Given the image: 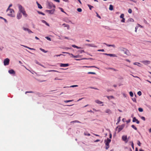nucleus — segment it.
<instances>
[{
  "mask_svg": "<svg viewBox=\"0 0 151 151\" xmlns=\"http://www.w3.org/2000/svg\"><path fill=\"white\" fill-rule=\"evenodd\" d=\"M123 128V127H120L118 128V132H120L122 130Z\"/></svg>",
  "mask_w": 151,
  "mask_h": 151,
  "instance_id": "24",
  "label": "nucleus"
},
{
  "mask_svg": "<svg viewBox=\"0 0 151 151\" xmlns=\"http://www.w3.org/2000/svg\"><path fill=\"white\" fill-rule=\"evenodd\" d=\"M88 74H96V73L93 72H88Z\"/></svg>",
  "mask_w": 151,
  "mask_h": 151,
  "instance_id": "34",
  "label": "nucleus"
},
{
  "mask_svg": "<svg viewBox=\"0 0 151 151\" xmlns=\"http://www.w3.org/2000/svg\"><path fill=\"white\" fill-rule=\"evenodd\" d=\"M131 127L135 130H137V128L134 125H132Z\"/></svg>",
  "mask_w": 151,
  "mask_h": 151,
  "instance_id": "28",
  "label": "nucleus"
},
{
  "mask_svg": "<svg viewBox=\"0 0 151 151\" xmlns=\"http://www.w3.org/2000/svg\"><path fill=\"white\" fill-rule=\"evenodd\" d=\"M63 53H67L69 54V55H71L72 56V57L73 58V56H74L75 55H74L72 54H70L69 52H63Z\"/></svg>",
  "mask_w": 151,
  "mask_h": 151,
  "instance_id": "25",
  "label": "nucleus"
},
{
  "mask_svg": "<svg viewBox=\"0 0 151 151\" xmlns=\"http://www.w3.org/2000/svg\"><path fill=\"white\" fill-rule=\"evenodd\" d=\"M120 118H121V117H119V118L118 121L117 123H119L120 121Z\"/></svg>",
  "mask_w": 151,
  "mask_h": 151,
  "instance_id": "62",
  "label": "nucleus"
},
{
  "mask_svg": "<svg viewBox=\"0 0 151 151\" xmlns=\"http://www.w3.org/2000/svg\"><path fill=\"white\" fill-rule=\"evenodd\" d=\"M128 12L129 13H132V10L131 9H129Z\"/></svg>",
  "mask_w": 151,
  "mask_h": 151,
  "instance_id": "37",
  "label": "nucleus"
},
{
  "mask_svg": "<svg viewBox=\"0 0 151 151\" xmlns=\"http://www.w3.org/2000/svg\"><path fill=\"white\" fill-rule=\"evenodd\" d=\"M77 10L79 12H81L82 10L81 8H79L77 9Z\"/></svg>",
  "mask_w": 151,
  "mask_h": 151,
  "instance_id": "33",
  "label": "nucleus"
},
{
  "mask_svg": "<svg viewBox=\"0 0 151 151\" xmlns=\"http://www.w3.org/2000/svg\"><path fill=\"white\" fill-rule=\"evenodd\" d=\"M138 110L139 111L142 112L143 111V109L142 108H138Z\"/></svg>",
  "mask_w": 151,
  "mask_h": 151,
  "instance_id": "30",
  "label": "nucleus"
},
{
  "mask_svg": "<svg viewBox=\"0 0 151 151\" xmlns=\"http://www.w3.org/2000/svg\"><path fill=\"white\" fill-rule=\"evenodd\" d=\"M35 62H36V63L38 64L39 65H41L43 67H44V66H43V65H42L40 64H39V63L37 61H36Z\"/></svg>",
  "mask_w": 151,
  "mask_h": 151,
  "instance_id": "56",
  "label": "nucleus"
},
{
  "mask_svg": "<svg viewBox=\"0 0 151 151\" xmlns=\"http://www.w3.org/2000/svg\"><path fill=\"white\" fill-rule=\"evenodd\" d=\"M38 7L39 8H40V9H41L42 8V6L40 5L39 3H38L37 2Z\"/></svg>",
  "mask_w": 151,
  "mask_h": 151,
  "instance_id": "18",
  "label": "nucleus"
},
{
  "mask_svg": "<svg viewBox=\"0 0 151 151\" xmlns=\"http://www.w3.org/2000/svg\"><path fill=\"white\" fill-rule=\"evenodd\" d=\"M28 49H30V50H35V49L34 48H30L29 47H28Z\"/></svg>",
  "mask_w": 151,
  "mask_h": 151,
  "instance_id": "61",
  "label": "nucleus"
},
{
  "mask_svg": "<svg viewBox=\"0 0 151 151\" xmlns=\"http://www.w3.org/2000/svg\"><path fill=\"white\" fill-rule=\"evenodd\" d=\"M143 63L144 64H146V63H149L150 61L147 60H146L143 61Z\"/></svg>",
  "mask_w": 151,
  "mask_h": 151,
  "instance_id": "26",
  "label": "nucleus"
},
{
  "mask_svg": "<svg viewBox=\"0 0 151 151\" xmlns=\"http://www.w3.org/2000/svg\"><path fill=\"white\" fill-rule=\"evenodd\" d=\"M129 94L131 97H133V93L132 91H130L129 93Z\"/></svg>",
  "mask_w": 151,
  "mask_h": 151,
  "instance_id": "29",
  "label": "nucleus"
},
{
  "mask_svg": "<svg viewBox=\"0 0 151 151\" xmlns=\"http://www.w3.org/2000/svg\"><path fill=\"white\" fill-rule=\"evenodd\" d=\"M137 144L139 146H140L141 145V143L139 141H138V143H137Z\"/></svg>",
  "mask_w": 151,
  "mask_h": 151,
  "instance_id": "58",
  "label": "nucleus"
},
{
  "mask_svg": "<svg viewBox=\"0 0 151 151\" xmlns=\"http://www.w3.org/2000/svg\"><path fill=\"white\" fill-rule=\"evenodd\" d=\"M45 38L49 41H51V38L48 37H46Z\"/></svg>",
  "mask_w": 151,
  "mask_h": 151,
  "instance_id": "46",
  "label": "nucleus"
},
{
  "mask_svg": "<svg viewBox=\"0 0 151 151\" xmlns=\"http://www.w3.org/2000/svg\"><path fill=\"white\" fill-rule=\"evenodd\" d=\"M119 50L120 51L123 52L125 54L127 55H129L130 54L129 51L125 48L120 47L119 48Z\"/></svg>",
  "mask_w": 151,
  "mask_h": 151,
  "instance_id": "1",
  "label": "nucleus"
},
{
  "mask_svg": "<svg viewBox=\"0 0 151 151\" xmlns=\"http://www.w3.org/2000/svg\"><path fill=\"white\" fill-rule=\"evenodd\" d=\"M81 57V56H80L79 55H77L73 56V58H80Z\"/></svg>",
  "mask_w": 151,
  "mask_h": 151,
  "instance_id": "27",
  "label": "nucleus"
},
{
  "mask_svg": "<svg viewBox=\"0 0 151 151\" xmlns=\"http://www.w3.org/2000/svg\"><path fill=\"white\" fill-rule=\"evenodd\" d=\"M22 16V15L21 13H19L17 14V18L18 19H20Z\"/></svg>",
  "mask_w": 151,
  "mask_h": 151,
  "instance_id": "12",
  "label": "nucleus"
},
{
  "mask_svg": "<svg viewBox=\"0 0 151 151\" xmlns=\"http://www.w3.org/2000/svg\"><path fill=\"white\" fill-rule=\"evenodd\" d=\"M9 59L8 58L5 59L4 61V65H8L9 64Z\"/></svg>",
  "mask_w": 151,
  "mask_h": 151,
  "instance_id": "3",
  "label": "nucleus"
},
{
  "mask_svg": "<svg viewBox=\"0 0 151 151\" xmlns=\"http://www.w3.org/2000/svg\"><path fill=\"white\" fill-rule=\"evenodd\" d=\"M111 141V140L108 138L106 140H105L104 142H105V145L106 146V149L107 150L109 148V144Z\"/></svg>",
  "mask_w": 151,
  "mask_h": 151,
  "instance_id": "2",
  "label": "nucleus"
},
{
  "mask_svg": "<svg viewBox=\"0 0 151 151\" xmlns=\"http://www.w3.org/2000/svg\"><path fill=\"white\" fill-rule=\"evenodd\" d=\"M77 122V123H79L80 122L78 121V120H75L73 122Z\"/></svg>",
  "mask_w": 151,
  "mask_h": 151,
  "instance_id": "50",
  "label": "nucleus"
},
{
  "mask_svg": "<svg viewBox=\"0 0 151 151\" xmlns=\"http://www.w3.org/2000/svg\"><path fill=\"white\" fill-rule=\"evenodd\" d=\"M104 44L106 45L108 47H112L114 48L115 47V45H111L107 44L106 43H104Z\"/></svg>",
  "mask_w": 151,
  "mask_h": 151,
  "instance_id": "11",
  "label": "nucleus"
},
{
  "mask_svg": "<svg viewBox=\"0 0 151 151\" xmlns=\"http://www.w3.org/2000/svg\"><path fill=\"white\" fill-rule=\"evenodd\" d=\"M9 10V13L8 14L9 16H10L12 17H13L12 16L14 12V10L12 9H10Z\"/></svg>",
  "mask_w": 151,
  "mask_h": 151,
  "instance_id": "6",
  "label": "nucleus"
},
{
  "mask_svg": "<svg viewBox=\"0 0 151 151\" xmlns=\"http://www.w3.org/2000/svg\"><path fill=\"white\" fill-rule=\"evenodd\" d=\"M109 9L111 11L113 9V7L112 5L110 4V5Z\"/></svg>",
  "mask_w": 151,
  "mask_h": 151,
  "instance_id": "17",
  "label": "nucleus"
},
{
  "mask_svg": "<svg viewBox=\"0 0 151 151\" xmlns=\"http://www.w3.org/2000/svg\"><path fill=\"white\" fill-rule=\"evenodd\" d=\"M95 102L98 104H102L103 103V102L100 101L98 100H95Z\"/></svg>",
  "mask_w": 151,
  "mask_h": 151,
  "instance_id": "15",
  "label": "nucleus"
},
{
  "mask_svg": "<svg viewBox=\"0 0 151 151\" xmlns=\"http://www.w3.org/2000/svg\"><path fill=\"white\" fill-rule=\"evenodd\" d=\"M98 51H102V52H104V49H101V50H97Z\"/></svg>",
  "mask_w": 151,
  "mask_h": 151,
  "instance_id": "51",
  "label": "nucleus"
},
{
  "mask_svg": "<svg viewBox=\"0 0 151 151\" xmlns=\"http://www.w3.org/2000/svg\"><path fill=\"white\" fill-rule=\"evenodd\" d=\"M105 112L108 114H110L112 113L111 111L109 109H107L105 110Z\"/></svg>",
  "mask_w": 151,
  "mask_h": 151,
  "instance_id": "10",
  "label": "nucleus"
},
{
  "mask_svg": "<svg viewBox=\"0 0 151 151\" xmlns=\"http://www.w3.org/2000/svg\"><path fill=\"white\" fill-rule=\"evenodd\" d=\"M49 6L51 8L52 7H53L54 8H55V5L53 4H50L49 5Z\"/></svg>",
  "mask_w": 151,
  "mask_h": 151,
  "instance_id": "20",
  "label": "nucleus"
},
{
  "mask_svg": "<svg viewBox=\"0 0 151 151\" xmlns=\"http://www.w3.org/2000/svg\"><path fill=\"white\" fill-rule=\"evenodd\" d=\"M132 100H133V101L134 102H136V99L135 98L133 99Z\"/></svg>",
  "mask_w": 151,
  "mask_h": 151,
  "instance_id": "64",
  "label": "nucleus"
},
{
  "mask_svg": "<svg viewBox=\"0 0 151 151\" xmlns=\"http://www.w3.org/2000/svg\"><path fill=\"white\" fill-rule=\"evenodd\" d=\"M73 101V100H67V101H65V103H67V102H70L72 101Z\"/></svg>",
  "mask_w": 151,
  "mask_h": 151,
  "instance_id": "39",
  "label": "nucleus"
},
{
  "mask_svg": "<svg viewBox=\"0 0 151 151\" xmlns=\"http://www.w3.org/2000/svg\"><path fill=\"white\" fill-rule=\"evenodd\" d=\"M38 12V13L39 14H41L42 15H45V14L42 12Z\"/></svg>",
  "mask_w": 151,
  "mask_h": 151,
  "instance_id": "40",
  "label": "nucleus"
},
{
  "mask_svg": "<svg viewBox=\"0 0 151 151\" xmlns=\"http://www.w3.org/2000/svg\"><path fill=\"white\" fill-rule=\"evenodd\" d=\"M140 64L139 63H134V65H138V64Z\"/></svg>",
  "mask_w": 151,
  "mask_h": 151,
  "instance_id": "52",
  "label": "nucleus"
},
{
  "mask_svg": "<svg viewBox=\"0 0 151 151\" xmlns=\"http://www.w3.org/2000/svg\"><path fill=\"white\" fill-rule=\"evenodd\" d=\"M85 67H87V68H97V67H96V66H85Z\"/></svg>",
  "mask_w": 151,
  "mask_h": 151,
  "instance_id": "41",
  "label": "nucleus"
},
{
  "mask_svg": "<svg viewBox=\"0 0 151 151\" xmlns=\"http://www.w3.org/2000/svg\"><path fill=\"white\" fill-rule=\"evenodd\" d=\"M65 27H66L68 29H69V26L67 24V25H66V26H65Z\"/></svg>",
  "mask_w": 151,
  "mask_h": 151,
  "instance_id": "49",
  "label": "nucleus"
},
{
  "mask_svg": "<svg viewBox=\"0 0 151 151\" xmlns=\"http://www.w3.org/2000/svg\"><path fill=\"white\" fill-rule=\"evenodd\" d=\"M100 141V140L98 139H97V140H96L94 142H98Z\"/></svg>",
  "mask_w": 151,
  "mask_h": 151,
  "instance_id": "63",
  "label": "nucleus"
},
{
  "mask_svg": "<svg viewBox=\"0 0 151 151\" xmlns=\"http://www.w3.org/2000/svg\"><path fill=\"white\" fill-rule=\"evenodd\" d=\"M107 97L109 99H114V97L113 96H107Z\"/></svg>",
  "mask_w": 151,
  "mask_h": 151,
  "instance_id": "21",
  "label": "nucleus"
},
{
  "mask_svg": "<svg viewBox=\"0 0 151 151\" xmlns=\"http://www.w3.org/2000/svg\"><path fill=\"white\" fill-rule=\"evenodd\" d=\"M23 29L25 31H28V30H29V29L28 28H25L24 27H23Z\"/></svg>",
  "mask_w": 151,
  "mask_h": 151,
  "instance_id": "43",
  "label": "nucleus"
},
{
  "mask_svg": "<svg viewBox=\"0 0 151 151\" xmlns=\"http://www.w3.org/2000/svg\"><path fill=\"white\" fill-rule=\"evenodd\" d=\"M9 72L11 74H15V72L13 70H9Z\"/></svg>",
  "mask_w": 151,
  "mask_h": 151,
  "instance_id": "13",
  "label": "nucleus"
},
{
  "mask_svg": "<svg viewBox=\"0 0 151 151\" xmlns=\"http://www.w3.org/2000/svg\"><path fill=\"white\" fill-rule=\"evenodd\" d=\"M91 47H97L96 46L94 45L93 44H91Z\"/></svg>",
  "mask_w": 151,
  "mask_h": 151,
  "instance_id": "48",
  "label": "nucleus"
},
{
  "mask_svg": "<svg viewBox=\"0 0 151 151\" xmlns=\"http://www.w3.org/2000/svg\"><path fill=\"white\" fill-rule=\"evenodd\" d=\"M132 147V148L134 149V144L132 142V145H131Z\"/></svg>",
  "mask_w": 151,
  "mask_h": 151,
  "instance_id": "47",
  "label": "nucleus"
},
{
  "mask_svg": "<svg viewBox=\"0 0 151 151\" xmlns=\"http://www.w3.org/2000/svg\"><path fill=\"white\" fill-rule=\"evenodd\" d=\"M29 33H32L33 32L29 29V30L27 31Z\"/></svg>",
  "mask_w": 151,
  "mask_h": 151,
  "instance_id": "54",
  "label": "nucleus"
},
{
  "mask_svg": "<svg viewBox=\"0 0 151 151\" xmlns=\"http://www.w3.org/2000/svg\"><path fill=\"white\" fill-rule=\"evenodd\" d=\"M42 22H43V23H45L47 26H49V24L47 23L46 21H45V20H42Z\"/></svg>",
  "mask_w": 151,
  "mask_h": 151,
  "instance_id": "19",
  "label": "nucleus"
},
{
  "mask_svg": "<svg viewBox=\"0 0 151 151\" xmlns=\"http://www.w3.org/2000/svg\"><path fill=\"white\" fill-rule=\"evenodd\" d=\"M103 54L104 55L109 56L110 57H117L116 55L114 54H107L106 53H103Z\"/></svg>",
  "mask_w": 151,
  "mask_h": 151,
  "instance_id": "7",
  "label": "nucleus"
},
{
  "mask_svg": "<svg viewBox=\"0 0 151 151\" xmlns=\"http://www.w3.org/2000/svg\"><path fill=\"white\" fill-rule=\"evenodd\" d=\"M69 65V64L68 63L67 64H63V63H60V66L61 67H65L68 66Z\"/></svg>",
  "mask_w": 151,
  "mask_h": 151,
  "instance_id": "9",
  "label": "nucleus"
},
{
  "mask_svg": "<svg viewBox=\"0 0 151 151\" xmlns=\"http://www.w3.org/2000/svg\"><path fill=\"white\" fill-rule=\"evenodd\" d=\"M40 50L45 53H46L47 52V51H45V50L41 48L40 49Z\"/></svg>",
  "mask_w": 151,
  "mask_h": 151,
  "instance_id": "23",
  "label": "nucleus"
},
{
  "mask_svg": "<svg viewBox=\"0 0 151 151\" xmlns=\"http://www.w3.org/2000/svg\"><path fill=\"white\" fill-rule=\"evenodd\" d=\"M33 92L32 91H26L25 92V93L27 94V93H33Z\"/></svg>",
  "mask_w": 151,
  "mask_h": 151,
  "instance_id": "55",
  "label": "nucleus"
},
{
  "mask_svg": "<svg viewBox=\"0 0 151 151\" xmlns=\"http://www.w3.org/2000/svg\"><path fill=\"white\" fill-rule=\"evenodd\" d=\"M18 6L19 11L21 12L22 13L25 11L24 8L22 7V6L21 5H18Z\"/></svg>",
  "mask_w": 151,
  "mask_h": 151,
  "instance_id": "4",
  "label": "nucleus"
},
{
  "mask_svg": "<svg viewBox=\"0 0 151 151\" xmlns=\"http://www.w3.org/2000/svg\"><path fill=\"white\" fill-rule=\"evenodd\" d=\"M124 14H122L120 16V18L123 19V18H124Z\"/></svg>",
  "mask_w": 151,
  "mask_h": 151,
  "instance_id": "32",
  "label": "nucleus"
},
{
  "mask_svg": "<svg viewBox=\"0 0 151 151\" xmlns=\"http://www.w3.org/2000/svg\"><path fill=\"white\" fill-rule=\"evenodd\" d=\"M141 119L144 121H145V118L144 116H141Z\"/></svg>",
  "mask_w": 151,
  "mask_h": 151,
  "instance_id": "42",
  "label": "nucleus"
},
{
  "mask_svg": "<svg viewBox=\"0 0 151 151\" xmlns=\"http://www.w3.org/2000/svg\"><path fill=\"white\" fill-rule=\"evenodd\" d=\"M78 86L77 85H73L71 86H70L71 87H76Z\"/></svg>",
  "mask_w": 151,
  "mask_h": 151,
  "instance_id": "53",
  "label": "nucleus"
},
{
  "mask_svg": "<svg viewBox=\"0 0 151 151\" xmlns=\"http://www.w3.org/2000/svg\"><path fill=\"white\" fill-rule=\"evenodd\" d=\"M128 21L129 22H133L134 21V20L133 19L130 18L128 19Z\"/></svg>",
  "mask_w": 151,
  "mask_h": 151,
  "instance_id": "22",
  "label": "nucleus"
},
{
  "mask_svg": "<svg viewBox=\"0 0 151 151\" xmlns=\"http://www.w3.org/2000/svg\"><path fill=\"white\" fill-rule=\"evenodd\" d=\"M88 6L89 7V9L90 10L91 9V8H93V6H91L89 4L88 5Z\"/></svg>",
  "mask_w": 151,
  "mask_h": 151,
  "instance_id": "31",
  "label": "nucleus"
},
{
  "mask_svg": "<svg viewBox=\"0 0 151 151\" xmlns=\"http://www.w3.org/2000/svg\"><path fill=\"white\" fill-rule=\"evenodd\" d=\"M137 94L139 96L141 95L142 92L140 91H139L137 92Z\"/></svg>",
  "mask_w": 151,
  "mask_h": 151,
  "instance_id": "35",
  "label": "nucleus"
},
{
  "mask_svg": "<svg viewBox=\"0 0 151 151\" xmlns=\"http://www.w3.org/2000/svg\"><path fill=\"white\" fill-rule=\"evenodd\" d=\"M55 80H61L62 79H58V78L56 77V78H55Z\"/></svg>",
  "mask_w": 151,
  "mask_h": 151,
  "instance_id": "59",
  "label": "nucleus"
},
{
  "mask_svg": "<svg viewBox=\"0 0 151 151\" xmlns=\"http://www.w3.org/2000/svg\"><path fill=\"white\" fill-rule=\"evenodd\" d=\"M23 15L25 17H26L27 16V14L26 13L25 11H24L22 12Z\"/></svg>",
  "mask_w": 151,
  "mask_h": 151,
  "instance_id": "16",
  "label": "nucleus"
},
{
  "mask_svg": "<svg viewBox=\"0 0 151 151\" xmlns=\"http://www.w3.org/2000/svg\"><path fill=\"white\" fill-rule=\"evenodd\" d=\"M125 21V19L124 18H123L121 20V22H124Z\"/></svg>",
  "mask_w": 151,
  "mask_h": 151,
  "instance_id": "45",
  "label": "nucleus"
},
{
  "mask_svg": "<svg viewBox=\"0 0 151 151\" xmlns=\"http://www.w3.org/2000/svg\"><path fill=\"white\" fill-rule=\"evenodd\" d=\"M50 72H58V71L55 70H52L49 71Z\"/></svg>",
  "mask_w": 151,
  "mask_h": 151,
  "instance_id": "57",
  "label": "nucleus"
},
{
  "mask_svg": "<svg viewBox=\"0 0 151 151\" xmlns=\"http://www.w3.org/2000/svg\"><path fill=\"white\" fill-rule=\"evenodd\" d=\"M84 135H85L86 136L87 135L88 136H90V134H89V133H86L85 132L84 133Z\"/></svg>",
  "mask_w": 151,
  "mask_h": 151,
  "instance_id": "36",
  "label": "nucleus"
},
{
  "mask_svg": "<svg viewBox=\"0 0 151 151\" xmlns=\"http://www.w3.org/2000/svg\"><path fill=\"white\" fill-rule=\"evenodd\" d=\"M122 140L125 141V142L127 143L128 141V140L127 139V136H123L122 137Z\"/></svg>",
  "mask_w": 151,
  "mask_h": 151,
  "instance_id": "5",
  "label": "nucleus"
},
{
  "mask_svg": "<svg viewBox=\"0 0 151 151\" xmlns=\"http://www.w3.org/2000/svg\"><path fill=\"white\" fill-rule=\"evenodd\" d=\"M47 11L49 12V13H50L51 14H53L55 11V9H53L52 10H47Z\"/></svg>",
  "mask_w": 151,
  "mask_h": 151,
  "instance_id": "14",
  "label": "nucleus"
},
{
  "mask_svg": "<svg viewBox=\"0 0 151 151\" xmlns=\"http://www.w3.org/2000/svg\"><path fill=\"white\" fill-rule=\"evenodd\" d=\"M132 122H136L137 124H139V121L135 117H134L133 118Z\"/></svg>",
  "mask_w": 151,
  "mask_h": 151,
  "instance_id": "8",
  "label": "nucleus"
},
{
  "mask_svg": "<svg viewBox=\"0 0 151 151\" xmlns=\"http://www.w3.org/2000/svg\"><path fill=\"white\" fill-rule=\"evenodd\" d=\"M78 52H79L81 53L82 52H84V50H78Z\"/></svg>",
  "mask_w": 151,
  "mask_h": 151,
  "instance_id": "38",
  "label": "nucleus"
},
{
  "mask_svg": "<svg viewBox=\"0 0 151 151\" xmlns=\"http://www.w3.org/2000/svg\"><path fill=\"white\" fill-rule=\"evenodd\" d=\"M12 4H10V5H9V7L7 9V10H6V11H9V9H10L9 8H10V7H11V6H12Z\"/></svg>",
  "mask_w": 151,
  "mask_h": 151,
  "instance_id": "44",
  "label": "nucleus"
},
{
  "mask_svg": "<svg viewBox=\"0 0 151 151\" xmlns=\"http://www.w3.org/2000/svg\"><path fill=\"white\" fill-rule=\"evenodd\" d=\"M96 13L97 14V17L100 19L101 18V17L98 14V13L97 12Z\"/></svg>",
  "mask_w": 151,
  "mask_h": 151,
  "instance_id": "60",
  "label": "nucleus"
}]
</instances>
